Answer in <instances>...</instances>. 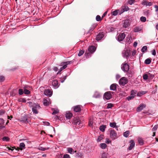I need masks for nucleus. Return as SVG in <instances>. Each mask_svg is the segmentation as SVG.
<instances>
[{"label": "nucleus", "mask_w": 158, "mask_h": 158, "mask_svg": "<svg viewBox=\"0 0 158 158\" xmlns=\"http://www.w3.org/2000/svg\"><path fill=\"white\" fill-rule=\"evenodd\" d=\"M73 63V61H68L61 63L60 65L62 66L60 69L59 71L60 72L63 70L67 68L68 65L72 64Z\"/></svg>", "instance_id": "f257e3e1"}, {"label": "nucleus", "mask_w": 158, "mask_h": 158, "mask_svg": "<svg viewBox=\"0 0 158 158\" xmlns=\"http://www.w3.org/2000/svg\"><path fill=\"white\" fill-rule=\"evenodd\" d=\"M73 63V61H68L61 63L60 65L62 66L60 69L59 71L60 72L63 70L67 68L68 65L72 64Z\"/></svg>", "instance_id": "f03ea898"}, {"label": "nucleus", "mask_w": 158, "mask_h": 158, "mask_svg": "<svg viewBox=\"0 0 158 158\" xmlns=\"http://www.w3.org/2000/svg\"><path fill=\"white\" fill-rule=\"evenodd\" d=\"M131 22L129 19H127L123 20L122 23V26L123 28H128L130 26Z\"/></svg>", "instance_id": "7ed1b4c3"}, {"label": "nucleus", "mask_w": 158, "mask_h": 158, "mask_svg": "<svg viewBox=\"0 0 158 158\" xmlns=\"http://www.w3.org/2000/svg\"><path fill=\"white\" fill-rule=\"evenodd\" d=\"M110 137L113 140H114L118 138L117 133L115 131L111 129L110 131Z\"/></svg>", "instance_id": "20e7f679"}, {"label": "nucleus", "mask_w": 158, "mask_h": 158, "mask_svg": "<svg viewBox=\"0 0 158 158\" xmlns=\"http://www.w3.org/2000/svg\"><path fill=\"white\" fill-rule=\"evenodd\" d=\"M128 82L127 79L124 77H122L119 81V83L121 85L124 86L127 84Z\"/></svg>", "instance_id": "39448f33"}, {"label": "nucleus", "mask_w": 158, "mask_h": 158, "mask_svg": "<svg viewBox=\"0 0 158 158\" xmlns=\"http://www.w3.org/2000/svg\"><path fill=\"white\" fill-rule=\"evenodd\" d=\"M114 93L111 91H108L106 92L104 94V98L106 100H109L112 97L111 94Z\"/></svg>", "instance_id": "423d86ee"}, {"label": "nucleus", "mask_w": 158, "mask_h": 158, "mask_svg": "<svg viewBox=\"0 0 158 158\" xmlns=\"http://www.w3.org/2000/svg\"><path fill=\"white\" fill-rule=\"evenodd\" d=\"M122 54L124 58H125L127 59L130 55L129 51L126 49H125L123 51Z\"/></svg>", "instance_id": "0eeeda50"}, {"label": "nucleus", "mask_w": 158, "mask_h": 158, "mask_svg": "<svg viewBox=\"0 0 158 158\" xmlns=\"http://www.w3.org/2000/svg\"><path fill=\"white\" fill-rule=\"evenodd\" d=\"M40 108V107L38 104H35L33 106L32 108V111L34 113L37 114L38 113V110Z\"/></svg>", "instance_id": "6e6552de"}, {"label": "nucleus", "mask_w": 158, "mask_h": 158, "mask_svg": "<svg viewBox=\"0 0 158 158\" xmlns=\"http://www.w3.org/2000/svg\"><path fill=\"white\" fill-rule=\"evenodd\" d=\"M122 66V69L123 71L127 72L129 70V66L127 63L123 64Z\"/></svg>", "instance_id": "1a4fd4ad"}, {"label": "nucleus", "mask_w": 158, "mask_h": 158, "mask_svg": "<svg viewBox=\"0 0 158 158\" xmlns=\"http://www.w3.org/2000/svg\"><path fill=\"white\" fill-rule=\"evenodd\" d=\"M141 4L146 6H150L152 5V2H148L146 0H143L141 3Z\"/></svg>", "instance_id": "9d476101"}, {"label": "nucleus", "mask_w": 158, "mask_h": 158, "mask_svg": "<svg viewBox=\"0 0 158 158\" xmlns=\"http://www.w3.org/2000/svg\"><path fill=\"white\" fill-rule=\"evenodd\" d=\"M125 37V35L124 33H120L117 37V40L119 41H122Z\"/></svg>", "instance_id": "9b49d317"}, {"label": "nucleus", "mask_w": 158, "mask_h": 158, "mask_svg": "<svg viewBox=\"0 0 158 158\" xmlns=\"http://www.w3.org/2000/svg\"><path fill=\"white\" fill-rule=\"evenodd\" d=\"M44 94L46 96L50 97L52 95V91L49 89H45L44 91Z\"/></svg>", "instance_id": "f8f14e48"}, {"label": "nucleus", "mask_w": 158, "mask_h": 158, "mask_svg": "<svg viewBox=\"0 0 158 158\" xmlns=\"http://www.w3.org/2000/svg\"><path fill=\"white\" fill-rule=\"evenodd\" d=\"M143 29V26H136L134 28L133 31L135 32H138L141 31Z\"/></svg>", "instance_id": "ddd939ff"}, {"label": "nucleus", "mask_w": 158, "mask_h": 158, "mask_svg": "<svg viewBox=\"0 0 158 158\" xmlns=\"http://www.w3.org/2000/svg\"><path fill=\"white\" fill-rule=\"evenodd\" d=\"M21 122H23L25 123H27L29 122V120L28 119L27 116V115H24L22 116L20 119Z\"/></svg>", "instance_id": "4468645a"}, {"label": "nucleus", "mask_w": 158, "mask_h": 158, "mask_svg": "<svg viewBox=\"0 0 158 158\" xmlns=\"http://www.w3.org/2000/svg\"><path fill=\"white\" fill-rule=\"evenodd\" d=\"M146 106V105L143 103H141L138 107L136 110L138 112H139L142 110Z\"/></svg>", "instance_id": "2eb2a0df"}, {"label": "nucleus", "mask_w": 158, "mask_h": 158, "mask_svg": "<svg viewBox=\"0 0 158 158\" xmlns=\"http://www.w3.org/2000/svg\"><path fill=\"white\" fill-rule=\"evenodd\" d=\"M43 103L44 105L45 106L49 105V104L51 103L50 99L49 98L44 99L43 100Z\"/></svg>", "instance_id": "dca6fc26"}, {"label": "nucleus", "mask_w": 158, "mask_h": 158, "mask_svg": "<svg viewBox=\"0 0 158 158\" xmlns=\"http://www.w3.org/2000/svg\"><path fill=\"white\" fill-rule=\"evenodd\" d=\"M104 36V34L103 32H101L99 33L98 35L96 37V40L97 41H99L101 40Z\"/></svg>", "instance_id": "f3484780"}, {"label": "nucleus", "mask_w": 158, "mask_h": 158, "mask_svg": "<svg viewBox=\"0 0 158 158\" xmlns=\"http://www.w3.org/2000/svg\"><path fill=\"white\" fill-rule=\"evenodd\" d=\"M130 146L128 148V150H131L134 147L135 145V143L133 140H131L130 142Z\"/></svg>", "instance_id": "a211bd4d"}, {"label": "nucleus", "mask_w": 158, "mask_h": 158, "mask_svg": "<svg viewBox=\"0 0 158 158\" xmlns=\"http://www.w3.org/2000/svg\"><path fill=\"white\" fill-rule=\"evenodd\" d=\"M52 84L54 89H56L59 86L58 82L57 81H54L52 82Z\"/></svg>", "instance_id": "6ab92c4d"}, {"label": "nucleus", "mask_w": 158, "mask_h": 158, "mask_svg": "<svg viewBox=\"0 0 158 158\" xmlns=\"http://www.w3.org/2000/svg\"><path fill=\"white\" fill-rule=\"evenodd\" d=\"M117 85V84H111L110 87V89L113 91L116 90Z\"/></svg>", "instance_id": "aec40b11"}, {"label": "nucleus", "mask_w": 158, "mask_h": 158, "mask_svg": "<svg viewBox=\"0 0 158 158\" xmlns=\"http://www.w3.org/2000/svg\"><path fill=\"white\" fill-rule=\"evenodd\" d=\"M96 50V48L94 46H91L89 47L88 48V51L90 53L94 52Z\"/></svg>", "instance_id": "412c9836"}, {"label": "nucleus", "mask_w": 158, "mask_h": 158, "mask_svg": "<svg viewBox=\"0 0 158 158\" xmlns=\"http://www.w3.org/2000/svg\"><path fill=\"white\" fill-rule=\"evenodd\" d=\"M137 94V91L136 90L132 89L131 91L130 95L131 96L133 97L134 98H135L136 96V94Z\"/></svg>", "instance_id": "4be33fe9"}, {"label": "nucleus", "mask_w": 158, "mask_h": 158, "mask_svg": "<svg viewBox=\"0 0 158 158\" xmlns=\"http://www.w3.org/2000/svg\"><path fill=\"white\" fill-rule=\"evenodd\" d=\"M74 110L76 112H79L81 110V109L80 106H77L74 107Z\"/></svg>", "instance_id": "5701e85b"}, {"label": "nucleus", "mask_w": 158, "mask_h": 158, "mask_svg": "<svg viewBox=\"0 0 158 158\" xmlns=\"http://www.w3.org/2000/svg\"><path fill=\"white\" fill-rule=\"evenodd\" d=\"M67 150L68 152L71 154H73L76 152V151H74L72 148H68Z\"/></svg>", "instance_id": "b1692460"}, {"label": "nucleus", "mask_w": 158, "mask_h": 158, "mask_svg": "<svg viewBox=\"0 0 158 158\" xmlns=\"http://www.w3.org/2000/svg\"><path fill=\"white\" fill-rule=\"evenodd\" d=\"M28 86L27 87H24V93L25 94H27V95H28V94H30V92L29 90H27V89L26 88H27V89H28Z\"/></svg>", "instance_id": "393cba45"}, {"label": "nucleus", "mask_w": 158, "mask_h": 158, "mask_svg": "<svg viewBox=\"0 0 158 158\" xmlns=\"http://www.w3.org/2000/svg\"><path fill=\"white\" fill-rule=\"evenodd\" d=\"M106 128V125H102L100 127L99 129L102 132H104L105 129Z\"/></svg>", "instance_id": "a878e982"}, {"label": "nucleus", "mask_w": 158, "mask_h": 158, "mask_svg": "<svg viewBox=\"0 0 158 158\" xmlns=\"http://www.w3.org/2000/svg\"><path fill=\"white\" fill-rule=\"evenodd\" d=\"M119 11L120 10H116L113 12H112L111 14L113 15L116 16L118 15Z\"/></svg>", "instance_id": "bb28decb"}, {"label": "nucleus", "mask_w": 158, "mask_h": 158, "mask_svg": "<svg viewBox=\"0 0 158 158\" xmlns=\"http://www.w3.org/2000/svg\"><path fill=\"white\" fill-rule=\"evenodd\" d=\"M25 145L23 143H20L19 144V147L21 150L25 148Z\"/></svg>", "instance_id": "cd10ccee"}, {"label": "nucleus", "mask_w": 158, "mask_h": 158, "mask_svg": "<svg viewBox=\"0 0 158 158\" xmlns=\"http://www.w3.org/2000/svg\"><path fill=\"white\" fill-rule=\"evenodd\" d=\"M144 14L147 17H148L150 15L151 12L150 10H145L144 12Z\"/></svg>", "instance_id": "c85d7f7f"}, {"label": "nucleus", "mask_w": 158, "mask_h": 158, "mask_svg": "<svg viewBox=\"0 0 158 158\" xmlns=\"http://www.w3.org/2000/svg\"><path fill=\"white\" fill-rule=\"evenodd\" d=\"M72 116V114L71 113H68L66 114V117L67 119H70Z\"/></svg>", "instance_id": "c756f323"}, {"label": "nucleus", "mask_w": 158, "mask_h": 158, "mask_svg": "<svg viewBox=\"0 0 158 158\" xmlns=\"http://www.w3.org/2000/svg\"><path fill=\"white\" fill-rule=\"evenodd\" d=\"M100 147L103 149L106 148L107 147V145L105 143H101L100 144Z\"/></svg>", "instance_id": "7c9ffc66"}, {"label": "nucleus", "mask_w": 158, "mask_h": 158, "mask_svg": "<svg viewBox=\"0 0 158 158\" xmlns=\"http://www.w3.org/2000/svg\"><path fill=\"white\" fill-rule=\"evenodd\" d=\"M133 74V73L130 71L128 72L127 74V76L129 77V78H130L132 77Z\"/></svg>", "instance_id": "2f4dec72"}, {"label": "nucleus", "mask_w": 158, "mask_h": 158, "mask_svg": "<svg viewBox=\"0 0 158 158\" xmlns=\"http://www.w3.org/2000/svg\"><path fill=\"white\" fill-rule=\"evenodd\" d=\"M151 62V59L149 58H148L145 60L144 63L146 64H150Z\"/></svg>", "instance_id": "473e14b6"}, {"label": "nucleus", "mask_w": 158, "mask_h": 158, "mask_svg": "<svg viewBox=\"0 0 158 158\" xmlns=\"http://www.w3.org/2000/svg\"><path fill=\"white\" fill-rule=\"evenodd\" d=\"M138 141L139 142V143L140 145H142L143 144V140L141 138H139L138 139Z\"/></svg>", "instance_id": "72a5a7b5"}, {"label": "nucleus", "mask_w": 158, "mask_h": 158, "mask_svg": "<svg viewBox=\"0 0 158 158\" xmlns=\"http://www.w3.org/2000/svg\"><path fill=\"white\" fill-rule=\"evenodd\" d=\"M114 106L113 104L111 103H108L107 104V109L111 108Z\"/></svg>", "instance_id": "f704fd0d"}, {"label": "nucleus", "mask_w": 158, "mask_h": 158, "mask_svg": "<svg viewBox=\"0 0 158 158\" xmlns=\"http://www.w3.org/2000/svg\"><path fill=\"white\" fill-rule=\"evenodd\" d=\"M123 12L124 11H127L129 10V8L128 6H125L123 8Z\"/></svg>", "instance_id": "c9c22d12"}, {"label": "nucleus", "mask_w": 158, "mask_h": 158, "mask_svg": "<svg viewBox=\"0 0 158 158\" xmlns=\"http://www.w3.org/2000/svg\"><path fill=\"white\" fill-rule=\"evenodd\" d=\"M76 125H80V126H82V125L81 124V121L80 120H78L75 122Z\"/></svg>", "instance_id": "e433bc0d"}, {"label": "nucleus", "mask_w": 158, "mask_h": 158, "mask_svg": "<svg viewBox=\"0 0 158 158\" xmlns=\"http://www.w3.org/2000/svg\"><path fill=\"white\" fill-rule=\"evenodd\" d=\"M147 46H143L142 49H141V52H144L145 51L147 50Z\"/></svg>", "instance_id": "4c0bfd02"}, {"label": "nucleus", "mask_w": 158, "mask_h": 158, "mask_svg": "<svg viewBox=\"0 0 158 158\" xmlns=\"http://www.w3.org/2000/svg\"><path fill=\"white\" fill-rule=\"evenodd\" d=\"M140 20L143 22H144L146 21V18L145 17L142 16L140 18Z\"/></svg>", "instance_id": "58836bf2"}, {"label": "nucleus", "mask_w": 158, "mask_h": 158, "mask_svg": "<svg viewBox=\"0 0 158 158\" xmlns=\"http://www.w3.org/2000/svg\"><path fill=\"white\" fill-rule=\"evenodd\" d=\"M129 132L128 131H126L123 133V135L126 137H127L129 136Z\"/></svg>", "instance_id": "ea45409f"}, {"label": "nucleus", "mask_w": 158, "mask_h": 158, "mask_svg": "<svg viewBox=\"0 0 158 158\" xmlns=\"http://www.w3.org/2000/svg\"><path fill=\"white\" fill-rule=\"evenodd\" d=\"M85 51L83 50H81L79 52L78 54V56H82L83 53H84Z\"/></svg>", "instance_id": "a19ab883"}, {"label": "nucleus", "mask_w": 158, "mask_h": 158, "mask_svg": "<svg viewBox=\"0 0 158 158\" xmlns=\"http://www.w3.org/2000/svg\"><path fill=\"white\" fill-rule=\"evenodd\" d=\"M110 127L114 128L116 126V123L115 122L110 123Z\"/></svg>", "instance_id": "79ce46f5"}, {"label": "nucleus", "mask_w": 158, "mask_h": 158, "mask_svg": "<svg viewBox=\"0 0 158 158\" xmlns=\"http://www.w3.org/2000/svg\"><path fill=\"white\" fill-rule=\"evenodd\" d=\"M149 77L148 75L146 74H145L143 76V78L144 80H146L148 79Z\"/></svg>", "instance_id": "37998d69"}, {"label": "nucleus", "mask_w": 158, "mask_h": 158, "mask_svg": "<svg viewBox=\"0 0 158 158\" xmlns=\"http://www.w3.org/2000/svg\"><path fill=\"white\" fill-rule=\"evenodd\" d=\"M103 135H100L97 139V141L98 142H100L103 139Z\"/></svg>", "instance_id": "c03bdc74"}, {"label": "nucleus", "mask_w": 158, "mask_h": 158, "mask_svg": "<svg viewBox=\"0 0 158 158\" xmlns=\"http://www.w3.org/2000/svg\"><path fill=\"white\" fill-rule=\"evenodd\" d=\"M19 94L20 95H22L24 93V91L22 89H19Z\"/></svg>", "instance_id": "a18cd8bd"}, {"label": "nucleus", "mask_w": 158, "mask_h": 158, "mask_svg": "<svg viewBox=\"0 0 158 158\" xmlns=\"http://www.w3.org/2000/svg\"><path fill=\"white\" fill-rule=\"evenodd\" d=\"M2 140L3 141H9V139L8 137L5 136L2 138Z\"/></svg>", "instance_id": "49530a36"}, {"label": "nucleus", "mask_w": 158, "mask_h": 158, "mask_svg": "<svg viewBox=\"0 0 158 158\" xmlns=\"http://www.w3.org/2000/svg\"><path fill=\"white\" fill-rule=\"evenodd\" d=\"M19 102H26L27 101V100L25 99L24 98H21L19 99Z\"/></svg>", "instance_id": "de8ad7c7"}, {"label": "nucleus", "mask_w": 158, "mask_h": 158, "mask_svg": "<svg viewBox=\"0 0 158 158\" xmlns=\"http://www.w3.org/2000/svg\"><path fill=\"white\" fill-rule=\"evenodd\" d=\"M53 111L52 113V114L54 115L56 114H57L59 112V110L57 109H53Z\"/></svg>", "instance_id": "09e8293b"}, {"label": "nucleus", "mask_w": 158, "mask_h": 158, "mask_svg": "<svg viewBox=\"0 0 158 158\" xmlns=\"http://www.w3.org/2000/svg\"><path fill=\"white\" fill-rule=\"evenodd\" d=\"M66 76H64L63 77H61V79H61V83H63L64 81L66 79Z\"/></svg>", "instance_id": "8fccbe9b"}, {"label": "nucleus", "mask_w": 158, "mask_h": 158, "mask_svg": "<svg viewBox=\"0 0 158 158\" xmlns=\"http://www.w3.org/2000/svg\"><path fill=\"white\" fill-rule=\"evenodd\" d=\"M38 149L41 151H44L48 149V148L46 149L45 148L40 146L38 148Z\"/></svg>", "instance_id": "3c124183"}, {"label": "nucleus", "mask_w": 158, "mask_h": 158, "mask_svg": "<svg viewBox=\"0 0 158 158\" xmlns=\"http://www.w3.org/2000/svg\"><path fill=\"white\" fill-rule=\"evenodd\" d=\"M96 20L98 21H100L102 20L100 16L99 15H98L96 16Z\"/></svg>", "instance_id": "603ef678"}, {"label": "nucleus", "mask_w": 158, "mask_h": 158, "mask_svg": "<svg viewBox=\"0 0 158 158\" xmlns=\"http://www.w3.org/2000/svg\"><path fill=\"white\" fill-rule=\"evenodd\" d=\"M134 98L133 97L131 96V95L129 96L128 97L126 98V99L128 101L133 99Z\"/></svg>", "instance_id": "864d4df0"}, {"label": "nucleus", "mask_w": 158, "mask_h": 158, "mask_svg": "<svg viewBox=\"0 0 158 158\" xmlns=\"http://www.w3.org/2000/svg\"><path fill=\"white\" fill-rule=\"evenodd\" d=\"M135 1V0H130L128 2L129 4L131 5L134 3Z\"/></svg>", "instance_id": "5fc2aeb1"}, {"label": "nucleus", "mask_w": 158, "mask_h": 158, "mask_svg": "<svg viewBox=\"0 0 158 158\" xmlns=\"http://www.w3.org/2000/svg\"><path fill=\"white\" fill-rule=\"evenodd\" d=\"M157 125H155L153 127L152 129V131H155L157 128Z\"/></svg>", "instance_id": "6e6d98bb"}, {"label": "nucleus", "mask_w": 158, "mask_h": 158, "mask_svg": "<svg viewBox=\"0 0 158 158\" xmlns=\"http://www.w3.org/2000/svg\"><path fill=\"white\" fill-rule=\"evenodd\" d=\"M5 80L4 77L2 76H0V82L3 81Z\"/></svg>", "instance_id": "4d7b16f0"}, {"label": "nucleus", "mask_w": 158, "mask_h": 158, "mask_svg": "<svg viewBox=\"0 0 158 158\" xmlns=\"http://www.w3.org/2000/svg\"><path fill=\"white\" fill-rule=\"evenodd\" d=\"M4 123V120L2 118H0V125L3 124Z\"/></svg>", "instance_id": "13d9d810"}, {"label": "nucleus", "mask_w": 158, "mask_h": 158, "mask_svg": "<svg viewBox=\"0 0 158 158\" xmlns=\"http://www.w3.org/2000/svg\"><path fill=\"white\" fill-rule=\"evenodd\" d=\"M107 158V155L105 153H103L102 154V158Z\"/></svg>", "instance_id": "bf43d9fd"}, {"label": "nucleus", "mask_w": 158, "mask_h": 158, "mask_svg": "<svg viewBox=\"0 0 158 158\" xmlns=\"http://www.w3.org/2000/svg\"><path fill=\"white\" fill-rule=\"evenodd\" d=\"M63 158H70V156L68 154H65L64 155Z\"/></svg>", "instance_id": "052dcab7"}, {"label": "nucleus", "mask_w": 158, "mask_h": 158, "mask_svg": "<svg viewBox=\"0 0 158 158\" xmlns=\"http://www.w3.org/2000/svg\"><path fill=\"white\" fill-rule=\"evenodd\" d=\"M93 124V122L92 120H90L89 122V125L90 126H92Z\"/></svg>", "instance_id": "680f3d73"}, {"label": "nucleus", "mask_w": 158, "mask_h": 158, "mask_svg": "<svg viewBox=\"0 0 158 158\" xmlns=\"http://www.w3.org/2000/svg\"><path fill=\"white\" fill-rule=\"evenodd\" d=\"M151 52L152 53V54L153 56H155L156 55V51L155 49H153V50H152L151 51Z\"/></svg>", "instance_id": "e2e57ef3"}, {"label": "nucleus", "mask_w": 158, "mask_h": 158, "mask_svg": "<svg viewBox=\"0 0 158 158\" xmlns=\"http://www.w3.org/2000/svg\"><path fill=\"white\" fill-rule=\"evenodd\" d=\"M106 143L108 144L110 143H111V141L108 138H106Z\"/></svg>", "instance_id": "0e129e2a"}, {"label": "nucleus", "mask_w": 158, "mask_h": 158, "mask_svg": "<svg viewBox=\"0 0 158 158\" xmlns=\"http://www.w3.org/2000/svg\"><path fill=\"white\" fill-rule=\"evenodd\" d=\"M43 123L44 124V125L46 126H49L50 125V123L48 122L44 121L43 122Z\"/></svg>", "instance_id": "69168bd1"}, {"label": "nucleus", "mask_w": 158, "mask_h": 158, "mask_svg": "<svg viewBox=\"0 0 158 158\" xmlns=\"http://www.w3.org/2000/svg\"><path fill=\"white\" fill-rule=\"evenodd\" d=\"M154 7L156 8L155 11L156 12H158V6L156 5L154 6Z\"/></svg>", "instance_id": "338daca9"}, {"label": "nucleus", "mask_w": 158, "mask_h": 158, "mask_svg": "<svg viewBox=\"0 0 158 158\" xmlns=\"http://www.w3.org/2000/svg\"><path fill=\"white\" fill-rule=\"evenodd\" d=\"M136 53V51L135 50H134L132 52V56H134Z\"/></svg>", "instance_id": "774afa93"}]
</instances>
